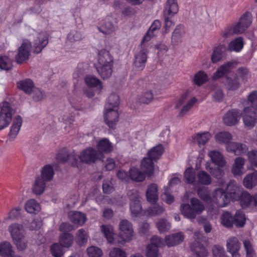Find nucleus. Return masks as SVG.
Wrapping results in <instances>:
<instances>
[{"instance_id":"f257e3e1","label":"nucleus","mask_w":257,"mask_h":257,"mask_svg":"<svg viewBox=\"0 0 257 257\" xmlns=\"http://www.w3.org/2000/svg\"><path fill=\"white\" fill-rule=\"evenodd\" d=\"M205 210V206L200 200L196 198L190 199V204H181V213L186 218L193 221L198 215L201 214Z\"/></svg>"},{"instance_id":"f03ea898","label":"nucleus","mask_w":257,"mask_h":257,"mask_svg":"<svg viewBox=\"0 0 257 257\" xmlns=\"http://www.w3.org/2000/svg\"><path fill=\"white\" fill-rule=\"evenodd\" d=\"M252 17L249 12L243 14L240 18L239 22L235 25L226 27L221 32V36L224 38H228L236 34H238L244 32L251 23Z\"/></svg>"},{"instance_id":"7ed1b4c3","label":"nucleus","mask_w":257,"mask_h":257,"mask_svg":"<svg viewBox=\"0 0 257 257\" xmlns=\"http://www.w3.org/2000/svg\"><path fill=\"white\" fill-rule=\"evenodd\" d=\"M15 113V110L9 102L4 101L0 104V130L9 125Z\"/></svg>"},{"instance_id":"20e7f679","label":"nucleus","mask_w":257,"mask_h":257,"mask_svg":"<svg viewBox=\"0 0 257 257\" xmlns=\"http://www.w3.org/2000/svg\"><path fill=\"white\" fill-rule=\"evenodd\" d=\"M127 195L130 201V208L131 214L133 216H137L142 210L139 192L136 189L130 190L127 192Z\"/></svg>"},{"instance_id":"39448f33","label":"nucleus","mask_w":257,"mask_h":257,"mask_svg":"<svg viewBox=\"0 0 257 257\" xmlns=\"http://www.w3.org/2000/svg\"><path fill=\"white\" fill-rule=\"evenodd\" d=\"M31 49V42L28 40H24L15 56L16 62L22 64L27 61L29 59Z\"/></svg>"},{"instance_id":"423d86ee","label":"nucleus","mask_w":257,"mask_h":257,"mask_svg":"<svg viewBox=\"0 0 257 257\" xmlns=\"http://www.w3.org/2000/svg\"><path fill=\"white\" fill-rule=\"evenodd\" d=\"M79 158L81 162L90 164L103 158V155L96 150L89 148L83 150L80 153Z\"/></svg>"},{"instance_id":"0eeeda50","label":"nucleus","mask_w":257,"mask_h":257,"mask_svg":"<svg viewBox=\"0 0 257 257\" xmlns=\"http://www.w3.org/2000/svg\"><path fill=\"white\" fill-rule=\"evenodd\" d=\"M242 117L245 127L248 130L251 129L257 122V111L250 107H245Z\"/></svg>"},{"instance_id":"6e6552de","label":"nucleus","mask_w":257,"mask_h":257,"mask_svg":"<svg viewBox=\"0 0 257 257\" xmlns=\"http://www.w3.org/2000/svg\"><path fill=\"white\" fill-rule=\"evenodd\" d=\"M148 50L144 43H141V50L135 56L134 66L136 70L142 71L145 67L147 60Z\"/></svg>"},{"instance_id":"1a4fd4ad","label":"nucleus","mask_w":257,"mask_h":257,"mask_svg":"<svg viewBox=\"0 0 257 257\" xmlns=\"http://www.w3.org/2000/svg\"><path fill=\"white\" fill-rule=\"evenodd\" d=\"M119 229L120 231V236L124 241L128 242L132 240L134 231L131 222L126 219L121 220L119 224Z\"/></svg>"},{"instance_id":"9d476101","label":"nucleus","mask_w":257,"mask_h":257,"mask_svg":"<svg viewBox=\"0 0 257 257\" xmlns=\"http://www.w3.org/2000/svg\"><path fill=\"white\" fill-rule=\"evenodd\" d=\"M48 43V35L45 32H36L33 41V52L39 54Z\"/></svg>"},{"instance_id":"9b49d317","label":"nucleus","mask_w":257,"mask_h":257,"mask_svg":"<svg viewBox=\"0 0 257 257\" xmlns=\"http://www.w3.org/2000/svg\"><path fill=\"white\" fill-rule=\"evenodd\" d=\"M212 199L220 207L225 206L230 202L226 192L221 188H217L214 191Z\"/></svg>"},{"instance_id":"f8f14e48","label":"nucleus","mask_w":257,"mask_h":257,"mask_svg":"<svg viewBox=\"0 0 257 257\" xmlns=\"http://www.w3.org/2000/svg\"><path fill=\"white\" fill-rule=\"evenodd\" d=\"M104 120L109 127L114 128L118 120L119 114L117 109L110 108L106 110L104 107Z\"/></svg>"},{"instance_id":"ddd939ff","label":"nucleus","mask_w":257,"mask_h":257,"mask_svg":"<svg viewBox=\"0 0 257 257\" xmlns=\"http://www.w3.org/2000/svg\"><path fill=\"white\" fill-rule=\"evenodd\" d=\"M241 243L237 237L231 236L226 241V248L228 252L231 253L232 257H240L238 251L240 250Z\"/></svg>"},{"instance_id":"4468645a","label":"nucleus","mask_w":257,"mask_h":257,"mask_svg":"<svg viewBox=\"0 0 257 257\" xmlns=\"http://www.w3.org/2000/svg\"><path fill=\"white\" fill-rule=\"evenodd\" d=\"M56 159L59 162L62 163L69 162L73 166H76L77 164L76 154L74 152L69 153L66 150L59 152L56 156Z\"/></svg>"},{"instance_id":"2eb2a0df","label":"nucleus","mask_w":257,"mask_h":257,"mask_svg":"<svg viewBox=\"0 0 257 257\" xmlns=\"http://www.w3.org/2000/svg\"><path fill=\"white\" fill-rule=\"evenodd\" d=\"M240 118V113L238 110L233 109L229 110L225 114L223 120L224 123L228 126L237 124Z\"/></svg>"},{"instance_id":"dca6fc26","label":"nucleus","mask_w":257,"mask_h":257,"mask_svg":"<svg viewBox=\"0 0 257 257\" xmlns=\"http://www.w3.org/2000/svg\"><path fill=\"white\" fill-rule=\"evenodd\" d=\"M22 122L23 119L20 115H18L14 117L9 133L10 141H13L16 139L20 132Z\"/></svg>"},{"instance_id":"f3484780","label":"nucleus","mask_w":257,"mask_h":257,"mask_svg":"<svg viewBox=\"0 0 257 257\" xmlns=\"http://www.w3.org/2000/svg\"><path fill=\"white\" fill-rule=\"evenodd\" d=\"M236 63L235 61H229L220 66L214 73L213 79H218L223 75L231 72L232 69L235 67Z\"/></svg>"},{"instance_id":"a211bd4d","label":"nucleus","mask_w":257,"mask_h":257,"mask_svg":"<svg viewBox=\"0 0 257 257\" xmlns=\"http://www.w3.org/2000/svg\"><path fill=\"white\" fill-rule=\"evenodd\" d=\"M113 66V58L109 52L106 50L99 52L97 65Z\"/></svg>"},{"instance_id":"6ab92c4d","label":"nucleus","mask_w":257,"mask_h":257,"mask_svg":"<svg viewBox=\"0 0 257 257\" xmlns=\"http://www.w3.org/2000/svg\"><path fill=\"white\" fill-rule=\"evenodd\" d=\"M183 239L184 235L182 232L166 235L165 238L166 244L168 247L176 245L182 242Z\"/></svg>"},{"instance_id":"aec40b11","label":"nucleus","mask_w":257,"mask_h":257,"mask_svg":"<svg viewBox=\"0 0 257 257\" xmlns=\"http://www.w3.org/2000/svg\"><path fill=\"white\" fill-rule=\"evenodd\" d=\"M154 160L148 157L144 158L141 163V168L148 176H151L154 173Z\"/></svg>"},{"instance_id":"412c9836","label":"nucleus","mask_w":257,"mask_h":257,"mask_svg":"<svg viewBox=\"0 0 257 257\" xmlns=\"http://www.w3.org/2000/svg\"><path fill=\"white\" fill-rule=\"evenodd\" d=\"M178 10L179 7L177 0H167L163 13L164 15H170L171 17H173L178 13Z\"/></svg>"},{"instance_id":"4be33fe9","label":"nucleus","mask_w":257,"mask_h":257,"mask_svg":"<svg viewBox=\"0 0 257 257\" xmlns=\"http://www.w3.org/2000/svg\"><path fill=\"white\" fill-rule=\"evenodd\" d=\"M9 231L13 240L23 237L24 234L23 226L18 223H14L10 225Z\"/></svg>"},{"instance_id":"5701e85b","label":"nucleus","mask_w":257,"mask_h":257,"mask_svg":"<svg viewBox=\"0 0 257 257\" xmlns=\"http://www.w3.org/2000/svg\"><path fill=\"white\" fill-rule=\"evenodd\" d=\"M98 152L108 154L113 151V145L112 143L106 138L102 139L99 141L97 144Z\"/></svg>"},{"instance_id":"b1692460","label":"nucleus","mask_w":257,"mask_h":257,"mask_svg":"<svg viewBox=\"0 0 257 257\" xmlns=\"http://www.w3.org/2000/svg\"><path fill=\"white\" fill-rule=\"evenodd\" d=\"M161 27V23L160 21L156 20L154 21L150 27L147 33L144 37L142 43L149 41L151 38L154 37L158 32Z\"/></svg>"},{"instance_id":"393cba45","label":"nucleus","mask_w":257,"mask_h":257,"mask_svg":"<svg viewBox=\"0 0 257 257\" xmlns=\"http://www.w3.org/2000/svg\"><path fill=\"white\" fill-rule=\"evenodd\" d=\"M146 196L148 201L155 203L158 199V186L155 184H151L148 187Z\"/></svg>"},{"instance_id":"a878e982","label":"nucleus","mask_w":257,"mask_h":257,"mask_svg":"<svg viewBox=\"0 0 257 257\" xmlns=\"http://www.w3.org/2000/svg\"><path fill=\"white\" fill-rule=\"evenodd\" d=\"M192 251L194 252L193 257H206L207 251L205 247L198 242H194L191 245Z\"/></svg>"},{"instance_id":"bb28decb","label":"nucleus","mask_w":257,"mask_h":257,"mask_svg":"<svg viewBox=\"0 0 257 257\" xmlns=\"http://www.w3.org/2000/svg\"><path fill=\"white\" fill-rule=\"evenodd\" d=\"M18 88L27 94H31L34 88V84L32 80L26 79L17 82Z\"/></svg>"},{"instance_id":"cd10ccee","label":"nucleus","mask_w":257,"mask_h":257,"mask_svg":"<svg viewBox=\"0 0 257 257\" xmlns=\"http://www.w3.org/2000/svg\"><path fill=\"white\" fill-rule=\"evenodd\" d=\"M70 220L74 224L82 225L86 220L84 213L78 211H71L69 213Z\"/></svg>"},{"instance_id":"c85d7f7f","label":"nucleus","mask_w":257,"mask_h":257,"mask_svg":"<svg viewBox=\"0 0 257 257\" xmlns=\"http://www.w3.org/2000/svg\"><path fill=\"white\" fill-rule=\"evenodd\" d=\"M226 49V47L223 44H220L215 47L211 55V61L215 63L221 61L223 59Z\"/></svg>"},{"instance_id":"c756f323","label":"nucleus","mask_w":257,"mask_h":257,"mask_svg":"<svg viewBox=\"0 0 257 257\" xmlns=\"http://www.w3.org/2000/svg\"><path fill=\"white\" fill-rule=\"evenodd\" d=\"M101 231L109 243L114 242V228L110 225H102L100 226Z\"/></svg>"},{"instance_id":"7c9ffc66","label":"nucleus","mask_w":257,"mask_h":257,"mask_svg":"<svg viewBox=\"0 0 257 257\" xmlns=\"http://www.w3.org/2000/svg\"><path fill=\"white\" fill-rule=\"evenodd\" d=\"M212 182L211 176L205 171H200L197 174L196 184L209 185Z\"/></svg>"},{"instance_id":"2f4dec72","label":"nucleus","mask_w":257,"mask_h":257,"mask_svg":"<svg viewBox=\"0 0 257 257\" xmlns=\"http://www.w3.org/2000/svg\"><path fill=\"white\" fill-rule=\"evenodd\" d=\"M245 164V159L241 157H237L232 167V173L234 175H240L242 173V170Z\"/></svg>"},{"instance_id":"473e14b6","label":"nucleus","mask_w":257,"mask_h":257,"mask_svg":"<svg viewBox=\"0 0 257 257\" xmlns=\"http://www.w3.org/2000/svg\"><path fill=\"white\" fill-rule=\"evenodd\" d=\"M208 155L212 161L218 166L223 167L225 165L226 162L222 154L217 151H211Z\"/></svg>"},{"instance_id":"72a5a7b5","label":"nucleus","mask_w":257,"mask_h":257,"mask_svg":"<svg viewBox=\"0 0 257 257\" xmlns=\"http://www.w3.org/2000/svg\"><path fill=\"white\" fill-rule=\"evenodd\" d=\"M47 181L40 177H37L35 181L33 187V191L36 195H40L43 193L46 187Z\"/></svg>"},{"instance_id":"f704fd0d","label":"nucleus","mask_w":257,"mask_h":257,"mask_svg":"<svg viewBox=\"0 0 257 257\" xmlns=\"http://www.w3.org/2000/svg\"><path fill=\"white\" fill-rule=\"evenodd\" d=\"M164 151L163 146L159 144L151 149L147 153L148 157L156 161L163 153Z\"/></svg>"},{"instance_id":"c9c22d12","label":"nucleus","mask_w":257,"mask_h":257,"mask_svg":"<svg viewBox=\"0 0 257 257\" xmlns=\"http://www.w3.org/2000/svg\"><path fill=\"white\" fill-rule=\"evenodd\" d=\"M96 68L100 77L102 79H105L111 76L113 66L96 65Z\"/></svg>"},{"instance_id":"e433bc0d","label":"nucleus","mask_w":257,"mask_h":257,"mask_svg":"<svg viewBox=\"0 0 257 257\" xmlns=\"http://www.w3.org/2000/svg\"><path fill=\"white\" fill-rule=\"evenodd\" d=\"M54 175V171L53 167L49 165H47L42 168L40 178L48 182L53 179Z\"/></svg>"},{"instance_id":"4c0bfd02","label":"nucleus","mask_w":257,"mask_h":257,"mask_svg":"<svg viewBox=\"0 0 257 257\" xmlns=\"http://www.w3.org/2000/svg\"><path fill=\"white\" fill-rule=\"evenodd\" d=\"M73 235L70 233H63L59 237V243L64 247H69L72 244L73 241Z\"/></svg>"},{"instance_id":"58836bf2","label":"nucleus","mask_w":257,"mask_h":257,"mask_svg":"<svg viewBox=\"0 0 257 257\" xmlns=\"http://www.w3.org/2000/svg\"><path fill=\"white\" fill-rule=\"evenodd\" d=\"M243 39L241 37H238L231 41L228 46V50L229 51L239 52L243 48Z\"/></svg>"},{"instance_id":"ea45409f","label":"nucleus","mask_w":257,"mask_h":257,"mask_svg":"<svg viewBox=\"0 0 257 257\" xmlns=\"http://www.w3.org/2000/svg\"><path fill=\"white\" fill-rule=\"evenodd\" d=\"M130 177L134 181L140 182L145 180L146 176L139 169L133 168L130 170Z\"/></svg>"},{"instance_id":"a19ab883","label":"nucleus","mask_w":257,"mask_h":257,"mask_svg":"<svg viewBox=\"0 0 257 257\" xmlns=\"http://www.w3.org/2000/svg\"><path fill=\"white\" fill-rule=\"evenodd\" d=\"M233 216L232 214L228 212L224 211L221 216V223L225 227L230 228L234 224Z\"/></svg>"},{"instance_id":"79ce46f5","label":"nucleus","mask_w":257,"mask_h":257,"mask_svg":"<svg viewBox=\"0 0 257 257\" xmlns=\"http://www.w3.org/2000/svg\"><path fill=\"white\" fill-rule=\"evenodd\" d=\"M243 183L246 188H252L257 184V175L255 173L247 175L243 179Z\"/></svg>"},{"instance_id":"37998d69","label":"nucleus","mask_w":257,"mask_h":257,"mask_svg":"<svg viewBox=\"0 0 257 257\" xmlns=\"http://www.w3.org/2000/svg\"><path fill=\"white\" fill-rule=\"evenodd\" d=\"M185 33L184 28L182 25H178L172 33V41L175 43H178L181 41L182 38Z\"/></svg>"},{"instance_id":"c03bdc74","label":"nucleus","mask_w":257,"mask_h":257,"mask_svg":"<svg viewBox=\"0 0 257 257\" xmlns=\"http://www.w3.org/2000/svg\"><path fill=\"white\" fill-rule=\"evenodd\" d=\"M119 96L116 94H111L108 98L104 107L106 110L110 108L117 109L119 105Z\"/></svg>"},{"instance_id":"a18cd8bd","label":"nucleus","mask_w":257,"mask_h":257,"mask_svg":"<svg viewBox=\"0 0 257 257\" xmlns=\"http://www.w3.org/2000/svg\"><path fill=\"white\" fill-rule=\"evenodd\" d=\"M216 141L220 144H227L232 139V135L228 132H222L217 133L215 136Z\"/></svg>"},{"instance_id":"49530a36","label":"nucleus","mask_w":257,"mask_h":257,"mask_svg":"<svg viewBox=\"0 0 257 257\" xmlns=\"http://www.w3.org/2000/svg\"><path fill=\"white\" fill-rule=\"evenodd\" d=\"M26 210L30 213H36L40 210V206L34 199L29 200L25 204Z\"/></svg>"},{"instance_id":"de8ad7c7","label":"nucleus","mask_w":257,"mask_h":257,"mask_svg":"<svg viewBox=\"0 0 257 257\" xmlns=\"http://www.w3.org/2000/svg\"><path fill=\"white\" fill-rule=\"evenodd\" d=\"M88 234L84 229H79L76 234V241L79 245H82L87 242Z\"/></svg>"},{"instance_id":"09e8293b","label":"nucleus","mask_w":257,"mask_h":257,"mask_svg":"<svg viewBox=\"0 0 257 257\" xmlns=\"http://www.w3.org/2000/svg\"><path fill=\"white\" fill-rule=\"evenodd\" d=\"M12 252V246L10 243L6 241L0 243V254L1 256L11 257Z\"/></svg>"},{"instance_id":"8fccbe9b","label":"nucleus","mask_w":257,"mask_h":257,"mask_svg":"<svg viewBox=\"0 0 257 257\" xmlns=\"http://www.w3.org/2000/svg\"><path fill=\"white\" fill-rule=\"evenodd\" d=\"M234 224L237 227H241L244 226L245 223V214L240 210H237L233 216Z\"/></svg>"},{"instance_id":"3c124183","label":"nucleus","mask_w":257,"mask_h":257,"mask_svg":"<svg viewBox=\"0 0 257 257\" xmlns=\"http://www.w3.org/2000/svg\"><path fill=\"white\" fill-rule=\"evenodd\" d=\"M85 82L87 86L90 87H98L100 90L102 88V86L100 81L93 76H86L85 78Z\"/></svg>"},{"instance_id":"603ef678","label":"nucleus","mask_w":257,"mask_h":257,"mask_svg":"<svg viewBox=\"0 0 257 257\" xmlns=\"http://www.w3.org/2000/svg\"><path fill=\"white\" fill-rule=\"evenodd\" d=\"M225 84L229 90H235L239 88V83L238 78L236 76L232 77H226Z\"/></svg>"},{"instance_id":"864d4df0","label":"nucleus","mask_w":257,"mask_h":257,"mask_svg":"<svg viewBox=\"0 0 257 257\" xmlns=\"http://www.w3.org/2000/svg\"><path fill=\"white\" fill-rule=\"evenodd\" d=\"M196 176L192 168H188L184 172V178L188 184H196Z\"/></svg>"},{"instance_id":"5fc2aeb1","label":"nucleus","mask_w":257,"mask_h":257,"mask_svg":"<svg viewBox=\"0 0 257 257\" xmlns=\"http://www.w3.org/2000/svg\"><path fill=\"white\" fill-rule=\"evenodd\" d=\"M239 201L242 207H246L252 204V197L247 192H244L239 196Z\"/></svg>"},{"instance_id":"6e6d98bb","label":"nucleus","mask_w":257,"mask_h":257,"mask_svg":"<svg viewBox=\"0 0 257 257\" xmlns=\"http://www.w3.org/2000/svg\"><path fill=\"white\" fill-rule=\"evenodd\" d=\"M227 190L231 197H237L239 192V188L234 180H231L227 186Z\"/></svg>"},{"instance_id":"4d7b16f0","label":"nucleus","mask_w":257,"mask_h":257,"mask_svg":"<svg viewBox=\"0 0 257 257\" xmlns=\"http://www.w3.org/2000/svg\"><path fill=\"white\" fill-rule=\"evenodd\" d=\"M13 66L12 60L6 56L0 57V68L5 70L12 69Z\"/></svg>"},{"instance_id":"13d9d810","label":"nucleus","mask_w":257,"mask_h":257,"mask_svg":"<svg viewBox=\"0 0 257 257\" xmlns=\"http://www.w3.org/2000/svg\"><path fill=\"white\" fill-rule=\"evenodd\" d=\"M145 254L146 257H158L159 248L155 245L149 244L146 247Z\"/></svg>"},{"instance_id":"bf43d9fd","label":"nucleus","mask_w":257,"mask_h":257,"mask_svg":"<svg viewBox=\"0 0 257 257\" xmlns=\"http://www.w3.org/2000/svg\"><path fill=\"white\" fill-rule=\"evenodd\" d=\"M156 225L160 233H164L168 231L171 228L170 224L167 220L161 219L157 223Z\"/></svg>"},{"instance_id":"052dcab7","label":"nucleus","mask_w":257,"mask_h":257,"mask_svg":"<svg viewBox=\"0 0 257 257\" xmlns=\"http://www.w3.org/2000/svg\"><path fill=\"white\" fill-rule=\"evenodd\" d=\"M197 194L198 196L204 201H207L210 199V192L207 187H199L197 190Z\"/></svg>"},{"instance_id":"680f3d73","label":"nucleus","mask_w":257,"mask_h":257,"mask_svg":"<svg viewBox=\"0 0 257 257\" xmlns=\"http://www.w3.org/2000/svg\"><path fill=\"white\" fill-rule=\"evenodd\" d=\"M197 99L195 97H193L189 99L187 103L182 107L180 112L179 113V115L180 117H182L192 108L194 104L196 102Z\"/></svg>"},{"instance_id":"e2e57ef3","label":"nucleus","mask_w":257,"mask_h":257,"mask_svg":"<svg viewBox=\"0 0 257 257\" xmlns=\"http://www.w3.org/2000/svg\"><path fill=\"white\" fill-rule=\"evenodd\" d=\"M211 138V135L209 132H204L198 134L196 136V140L198 145L200 146L204 145Z\"/></svg>"},{"instance_id":"0e129e2a","label":"nucleus","mask_w":257,"mask_h":257,"mask_svg":"<svg viewBox=\"0 0 257 257\" xmlns=\"http://www.w3.org/2000/svg\"><path fill=\"white\" fill-rule=\"evenodd\" d=\"M100 31L105 34H110L114 31V27L112 22L105 21L100 29Z\"/></svg>"},{"instance_id":"69168bd1","label":"nucleus","mask_w":257,"mask_h":257,"mask_svg":"<svg viewBox=\"0 0 257 257\" xmlns=\"http://www.w3.org/2000/svg\"><path fill=\"white\" fill-rule=\"evenodd\" d=\"M87 252L89 257H101L103 254L101 249L95 246L88 247Z\"/></svg>"},{"instance_id":"338daca9","label":"nucleus","mask_w":257,"mask_h":257,"mask_svg":"<svg viewBox=\"0 0 257 257\" xmlns=\"http://www.w3.org/2000/svg\"><path fill=\"white\" fill-rule=\"evenodd\" d=\"M213 257H227L224 248L219 245H215L212 248Z\"/></svg>"},{"instance_id":"774afa93","label":"nucleus","mask_w":257,"mask_h":257,"mask_svg":"<svg viewBox=\"0 0 257 257\" xmlns=\"http://www.w3.org/2000/svg\"><path fill=\"white\" fill-rule=\"evenodd\" d=\"M109 257H127L126 252L119 247H114L109 252Z\"/></svg>"}]
</instances>
